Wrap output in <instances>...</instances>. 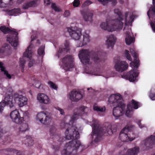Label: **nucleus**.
Segmentation results:
<instances>
[{"label": "nucleus", "instance_id": "28", "mask_svg": "<svg viewBox=\"0 0 155 155\" xmlns=\"http://www.w3.org/2000/svg\"><path fill=\"white\" fill-rule=\"evenodd\" d=\"M6 12L7 14L9 15L16 16L21 13V11L20 8H14L11 10H8Z\"/></svg>", "mask_w": 155, "mask_h": 155}, {"label": "nucleus", "instance_id": "60", "mask_svg": "<svg viewBox=\"0 0 155 155\" xmlns=\"http://www.w3.org/2000/svg\"><path fill=\"white\" fill-rule=\"evenodd\" d=\"M90 89V88H88L87 89V90L88 91Z\"/></svg>", "mask_w": 155, "mask_h": 155}, {"label": "nucleus", "instance_id": "43", "mask_svg": "<svg viewBox=\"0 0 155 155\" xmlns=\"http://www.w3.org/2000/svg\"><path fill=\"white\" fill-rule=\"evenodd\" d=\"M51 8L54 9L56 12H60L61 9L58 7H57L55 4L52 3L51 5Z\"/></svg>", "mask_w": 155, "mask_h": 155}, {"label": "nucleus", "instance_id": "51", "mask_svg": "<svg viewBox=\"0 0 155 155\" xmlns=\"http://www.w3.org/2000/svg\"><path fill=\"white\" fill-rule=\"evenodd\" d=\"M70 15V13L69 11L68 10H66L64 13V16L65 17H67L68 16Z\"/></svg>", "mask_w": 155, "mask_h": 155}, {"label": "nucleus", "instance_id": "40", "mask_svg": "<svg viewBox=\"0 0 155 155\" xmlns=\"http://www.w3.org/2000/svg\"><path fill=\"white\" fill-rule=\"evenodd\" d=\"M141 120L139 119L137 120L136 122L138 124V126H139V127L140 129H144L146 128V126L144 124H142L141 123Z\"/></svg>", "mask_w": 155, "mask_h": 155}, {"label": "nucleus", "instance_id": "39", "mask_svg": "<svg viewBox=\"0 0 155 155\" xmlns=\"http://www.w3.org/2000/svg\"><path fill=\"white\" fill-rule=\"evenodd\" d=\"M48 84L50 85V87L51 88L57 90L58 87V86L55 83L51 81H49L48 82Z\"/></svg>", "mask_w": 155, "mask_h": 155}, {"label": "nucleus", "instance_id": "59", "mask_svg": "<svg viewBox=\"0 0 155 155\" xmlns=\"http://www.w3.org/2000/svg\"><path fill=\"white\" fill-rule=\"evenodd\" d=\"M153 5H155V0H153Z\"/></svg>", "mask_w": 155, "mask_h": 155}, {"label": "nucleus", "instance_id": "48", "mask_svg": "<svg viewBox=\"0 0 155 155\" xmlns=\"http://www.w3.org/2000/svg\"><path fill=\"white\" fill-rule=\"evenodd\" d=\"M97 111L104 112L105 111V108L104 107L97 106Z\"/></svg>", "mask_w": 155, "mask_h": 155}, {"label": "nucleus", "instance_id": "6", "mask_svg": "<svg viewBox=\"0 0 155 155\" xmlns=\"http://www.w3.org/2000/svg\"><path fill=\"white\" fill-rule=\"evenodd\" d=\"M0 29L5 34L9 32L11 33L12 35L7 37V40L12 46L16 47L18 44V33L16 31V30L14 28L11 29L5 26H1Z\"/></svg>", "mask_w": 155, "mask_h": 155}, {"label": "nucleus", "instance_id": "50", "mask_svg": "<svg viewBox=\"0 0 155 155\" xmlns=\"http://www.w3.org/2000/svg\"><path fill=\"white\" fill-rule=\"evenodd\" d=\"M110 72L109 71H106L104 72V75L106 78H108L111 76L109 74Z\"/></svg>", "mask_w": 155, "mask_h": 155}, {"label": "nucleus", "instance_id": "22", "mask_svg": "<svg viewBox=\"0 0 155 155\" xmlns=\"http://www.w3.org/2000/svg\"><path fill=\"white\" fill-rule=\"evenodd\" d=\"M37 99L39 102L41 103L48 104L50 102V99L47 95L44 94H38Z\"/></svg>", "mask_w": 155, "mask_h": 155}, {"label": "nucleus", "instance_id": "5", "mask_svg": "<svg viewBox=\"0 0 155 155\" xmlns=\"http://www.w3.org/2000/svg\"><path fill=\"white\" fill-rule=\"evenodd\" d=\"M90 56L96 63L97 61V53L96 51H92L90 52L87 49H82L79 51V58L81 61L84 64H89Z\"/></svg>", "mask_w": 155, "mask_h": 155}, {"label": "nucleus", "instance_id": "49", "mask_svg": "<svg viewBox=\"0 0 155 155\" xmlns=\"http://www.w3.org/2000/svg\"><path fill=\"white\" fill-rule=\"evenodd\" d=\"M30 61L28 63V66L30 68L33 66V64L35 62V61L34 60L31 59L30 58Z\"/></svg>", "mask_w": 155, "mask_h": 155}, {"label": "nucleus", "instance_id": "37", "mask_svg": "<svg viewBox=\"0 0 155 155\" xmlns=\"http://www.w3.org/2000/svg\"><path fill=\"white\" fill-rule=\"evenodd\" d=\"M45 46H41L38 50V53L39 55H44L45 54Z\"/></svg>", "mask_w": 155, "mask_h": 155}, {"label": "nucleus", "instance_id": "7", "mask_svg": "<svg viewBox=\"0 0 155 155\" xmlns=\"http://www.w3.org/2000/svg\"><path fill=\"white\" fill-rule=\"evenodd\" d=\"M131 15H129V17H127L126 19L125 23V26L124 30L125 32L126 37L125 41L127 45H130L134 41V39L133 36L130 29L132 22L133 21V18L132 17L130 18L129 21L128 22V20Z\"/></svg>", "mask_w": 155, "mask_h": 155}, {"label": "nucleus", "instance_id": "25", "mask_svg": "<svg viewBox=\"0 0 155 155\" xmlns=\"http://www.w3.org/2000/svg\"><path fill=\"white\" fill-rule=\"evenodd\" d=\"M90 41V36L86 33H84L83 35V40L82 41H78L79 43L78 44L77 46L78 47H82L84 45H86Z\"/></svg>", "mask_w": 155, "mask_h": 155}, {"label": "nucleus", "instance_id": "19", "mask_svg": "<svg viewBox=\"0 0 155 155\" xmlns=\"http://www.w3.org/2000/svg\"><path fill=\"white\" fill-rule=\"evenodd\" d=\"M80 110L81 111V113H79L78 114H74L72 117L71 121V123H74V121L77 119L78 116H81L84 115V114H87L88 112L90 111L89 108L87 107L82 106L80 109Z\"/></svg>", "mask_w": 155, "mask_h": 155}, {"label": "nucleus", "instance_id": "16", "mask_svg": "<svg viewBox=\"0 0 155 155\" xmlns=\"http://www.w3.org/2000/svg\"><path fill=\"white\" fill-rule=\"evenodd\" d=\"M128 126H126L123 129L120 134V137L121 141L123 142L131 141L134 140V137L129 138L128 136Z\"/></svg>", "mask_w": 155, "mask_h": 155}, {"label": "nucleus", "instance_id": "56", "mask_svg": "<svg viewBox=\"0 0 155 155\" xmlns=\"http://www.w3.org/2000/svg\"><path fill=\"white\" fill-rule=\"evenodd\" d=\"M112 1L114 5H115L116 4V0H112Z\"/></svg>", "mask_w": 155, "mask_h": 155}, {"label": "nucleus", "instance_id": "21", "mask_svg": "<svg viewBox=\"0 0 155 155\" xmlns=\"http://www.w3.org/2000/svg\"><path fill=\"white\" fill-rule=\"evenodd\" d=\"M69 95V98L73 101H77L82 97V95L81 93L74 90H72Z\"/></svg>", "mask_w": 155, "mask_h": 155}, {"label": "nucleus", "instance_id": "14", "mask_svg": "<svg viewBox=\"0 0 155 155\" xmlns=\"http://www.w3.org/2000/svg\"><path fill=\"white\" fill-rule=\"evenodd\" d=\"M73 60L72 56L70 55H67L62 59V61L64 67L67 71H70L71 68L74 67Z\"/></svg>", "mask_w": 155, "mask_h": 155}, {"label": "nucleus", "instance_id": "61", "mask_svg": "<svg viewBox=\"0 0 155 155\" xmlns=\"http://www.w3.org/2000/svg\"><path fill=\"white\" fill-rule=\"evenodd\" d=\"M33 40H34V39H31V41H32Z\"/></svg>", "mask_w": 155, "mask_h": 155}, {"label": "nucleus", "instance_id": "35", "mask_svg": "<svg viewBox=\"0 0 155 155\" xmlns=\"http://www.w3.org/2000/svg\"><path fill=\"white\" fill-rule=\"evenodd\" d=\"M149 96L152 100H155V87L152 88L150 91Z\"/></svg>", "mask_w": 155, "mask_h": 155}, {"label": "nucleus", "instance_id": "33", "mask_svg": "<svg viewBox=\"0 0 155 155\" xmlns=\"http://www.w3.org/2000/svg\"><path fill=\"white\" fill-rule=\"evenodd\" d=\"M4 150L7 152H13L14 153H16V155H21V153L18 150L12 148H8L4 149Z\"/></svg>", "mask_w": 155, "mask_h": 155}, {"label": "nucleus", "instance_id": "47", "mask_svg": "<svg viewBox=\"0 0 155 155\" xmlns=\"http://www.w3.org/2000/svg\"><path fill=\"white\" fill-rule=\"evenodd\" d=\"M66 50V48H59V49L58 51V57L59 56V54H61L62 52H63L64 51H65Z\"/></svg>", "mask_w": 155, "mask_h": 155}, {"label": "nucleus", "instance_id": "57", "mask_svg": "<svg viewBox=\"0 0 155 155\" xmlns=\"http://www.w3.org/2000/svg\"><path fill=\"white\" fill-rule=\"evenodd\" d=\"M2 129L0 127V135L2 136Z\"/></svg>", "mask_w": 155, "mask_h": 155}, {"label": "nucleus", "instance_id": "2", "mask_svg": "<svg viewBox=\"0 0 155 155\" xmlns=\"http://www.w3.org/2000/svg\"><path fill=\"white\" fill-rule=\"evenodd\" d=\"M114 12L118 16L117 18L110 20L107 19L106 23H102L101 27L103 29L110 32L120 31L122 29L124 23H125L127 17H129V15H131L128 20V22L129 21L131 17H132L133 20L135 18L133 13H126L124 16H122L121 11L118 8H115Z\"/></svg>", "mask_w": 155, "mask_h": 155}, {"label": "nucleus", "instance_id": "41", "mask_svg": "<svg viewBox=\"0 0 155 155\" xmlns=\"http://www.w3.org/2000/svg\"><path fill=\"white\" fill-rule=\"evenodd\" d=\"M131 127H128V136H129V139L130 138V137H132V136H134V140L135 139L136 137V135L134 134L132 131H131L130 130H131Z\"/></svg>", "mask_w": 155, "mask_h": 155}, {"label": "nucleus", "instance_id": "18", "mask_svg": "<svg viewBox=\"0 0 155 155\" xmlns=\"http://www.w3.org/2000/svg\"><path fill=\"white\" fill-rule=\"evenodd\" d=\"M106 39V45L107 47L113 48L116 41V37L114 35L110 34L107 36Z\"/></svg>", "mask_w": 155, "mask_h": 155}, {"label": "nucleus", "instance_id": "11", "mask_svg": "<svg viewBox=\"0 0 155 155\" xmlns=\"http://www.w3.org/2000/svg\"><path fill=\"white\" fill-rule=\"evenodd\" d=\"M114 63V68L116 71L119 72H122L126 70L128 67V64L126 61L117 59L115 58Z\"/></svg>", "mask_w": 155, "mask_h": 155}, {"label": "nucleus", "instance_id": "4", "mask_svg": "<svg viewBox=\"0 0 155 155\" xmlns=\"http://www.w3.org/2000/svg\"><path fill=\"white\" fill-rule=\"evenodd\" d=\"M130 50L134 58V61L130 64V66L132 68L133 70L127 74L124 73L121 75V77L122 78L128 79L130 82H135L137 80L139 74L137 69L139 65V61L137 58V54L135 52V49L134 48H130Z\"/></svg>", "mask_w": 155, "mask_h": 155}, {"label": "nucleus", "instance_id": "32", "mask_svg": "<svg viewBox=\"0 0 155 155\" xmlns=\"http://www.w3.org/2000/svg\"><path fill=\"white\" fill-rule=\"evenodd\" d=\"M0 68L2 72H3L4 74L8 79H11L12 78L11 75L9 74L7 71L5 70V67L3 66V63L0 62Z\"/></svg>", "mask_w": 155, "mask_h": 155}, {"label": "nucleus", "instance_id": "15", "mask_svg": "<svg viewBox=\"0 0 155 155\" xmlns=\"http://www.w3.org/2000/svg\"><path fill=\"white\" fill-rule=\"evenodd\" d=\"M67 31L71 37L75 40H79L81 35V30L80 29L76 28V30H74L72 28L67 27Z\"/></svg>", "mask_w": 155, "mask_h": 155}, {"label": "nucleus", "instance_id": "38", "mask_svg": "<svg viewBox=\"0 0 155 155\" xmlns=\"http://www.w3.org/2000/svg\"><path fill=\"white\" fill-rule=\"evenodd\" d=\"M124 55L127 59L130 61H132L131 56L129 53V51L127 50H125L124 52Z\"/></svg>", "mask_w": 155, "mask_h": 155}, {"label": "nucleus", "instance_id": "62", "mask_svg": "<svg viewBox=\"0 0 155 155\" xmlns=\"http://www.w3.org/2000/svg\"><path fill=\"white\" fill-rule=\"evenodd\" d=\"M154 134H155V132H154Z\"/></svg>", "mask_w": 155, "mask_h": 155}, {"label": "nucleus", "instance_id": "44", "mask_svg": "<svg viewBox=\"0 0 155 155\" xmlns=\"http://www.w3.org/2000/svg\"><path fill=\"white\" fill-rule=\"evenodd\" d=\"M80 4L79 0H74L73 3V5L74 7H78Z\"/></svg>", "mask_w": 155, "mask_h": 155}, {"label": "nucleus", "instance_id": "46", "mask_svg": "<svg viewBox=\"0 0 155 155\" xmlns=\"http://www.w3.org/2000/svg\"><path fill=\"white\" fill-rule=\"evenodd\" d=\"M55 108L58 110H59L60 112V113L62 115H64V112L63 109L61 108L58 107H55Z\"/></svg>", "mask_w": 155, "mask_h": 155}, {"label": "nucleus", "instance_id": "58", "mask_svg": "<svg viewBox=\"0 0 155 155\" xmlns=\"http://www.w3.org/2000/svg\"><path fill=\"white\" fill-rule=\"evenodd\" d=\"M36 43L38 44H40V41L39 40H38L37 41V42H36Z\"/></svg>", "mask_w": 155, "mask_h": 155}, {"label": "nucleus", "instance_id": "13", "mask_svg": "<svg viewBox=\"0 0 155 155\" xmlns=\"http://www.w3.org/2000/svg\"><path fill=\"white\" fill-rule=\"evenodd\" d=\"M10 116L12 121L17 124H21L24 120L23 117L20 116V113L17 110L12 111Z\"/></svg>", "mask_w": 155, "mask_h": 155}, {"label": "nucleus", "instance_id": "17", "mask_svg": "<svg viewBox=\"0 0 155 155\" xmlns=\"http://www.w3.org/2000/svg\"><path fill=\"white\" fill-rule=\"evenodd\" d=\"M147 147L152 148L155 146V136L151 135L147 137L142 142Z\"/></svg>", "mask_w": 155, "mask_h": 155}, {"label": "nucleus", "instance_id": "3", "mask_svg": "<svg viewBox=\"0 0 155 155\" xmlns=\"http://www.w3.org/2000/svg\"><path fill=\"white\" fill-rule=\"evenodd\" d=\"M115 106L113 109L112 113L115 119H117L124 114L128 117H130L133 114V108L137 109L140 106V104L133 100L127 105L126 108L124 104Z\"/></svg>", "mask_w": 155, "mask_h": 155}, {"label": "nucleus", "instance_id": "27", "mask_svg": "<svg viewBox=\"0 0 155 155\" xmlns=\"http://www.w3.org/2000/svg\"><path fill=\"white\" fill-rule=\"evenodd\" d=\"M139 148L138 147H135L128 150L126 154V155H136L139 152Z\"/></svg>", "mask_w": 155, "mask_h": 155}, {"label": "nucleus", "instance_id": "54", "mask_svg": "<svg viewBox=\"0 0 155 155\" xmlns=\"http://www.w3.org/2000/svg\"><path fill=\"white\" fill-rule=\"evenodd\" d=\"M51 0H44L45 3L47 5H49L51 2Z\"/></svg>", "mask_w": 155, "mask_h": 155}, {"label": "nucleus", "instance_id": "30", "mask_svg": "<svg viewBox=\"0 0 155 155\" xmlns=\"http://www.w3.org/2000/svg\"><path fill=\"white\" fill-rule=\"evenodd\" d=\"M21 99H20L18 103L20 107H21L27 104V99L26 97L23 95L21 96Z\"/></svg>", "mask_w": 155, "mask_h": 155}, {"label": "nucleus", "instance_id": "9", "mask_svg": "<svg viewBox=\"0 0 155 155\" xmlns=\"http://www.w3.org/2000/svg\"><path fill=\"white\" fill-rule=\"evenodd\" d=\"M121 96L119 94H113L110 96L108 100V104L111 106H117L124 104Z\"/></svg>", "mask_w": 155, "mask_h": 155}, {"label": "nucleus", "instance_id": "23", "mask_svg": "<svg viewBox=\"0 0 155 155\" xmlns=\"http://www.w3.org/2000/svg\"><path fill=\"white\" fill-rule=\"evenodd\" d=\"M92 131L91 136L92 138V143L97 142V124L96 123H93L92 125Z\"/></svg>", "mask_w": 155, "mask_h": 155}, {"label": "nucleus", "instance_id": "53", "mask_svg": "<svg viewBox=\"0 0 155 155\" xmlns=\"http://www.w3.org/2000/svg\"><path fill=\"white\" fill-rule=\"evenodd\" d=\"M64 46L66 49H67L69 47V42L66 41L65 42V43L64 44Z\"/></svg>", "mask_w": 155, "mask_h": 155}, {"label": "nucleus", "instance_id": "20", "mask_svg": "<svg viewBox=\"0 0 155 155\" xmlns=\"http://www.w3.org/2000/svg\"><path fill=\"white\" fill-rule=\"evenodd\" d=\"M13 98V96L12 93L10 94H6L5 95L4 100L2 101L5 102V105H7L9 106L10 108L13 107L15 105V102H14Z\"/></svg>", "mask_w": 155, "mask_h": 155}, {"label": "nucleus", "instance_id": "8", "mask_svg": "<svg viewBox=\"0 0 155 155\" xmlns=\"http://www.w3.org/2000/svg\"><path fill=\"white\" fill-rule=\"evenodd\" d=\"M51 113L47 111H41L37 114L36 118L42 124L48 125L51 120Z\"/></svg>", "mask_w": 155, "mask_h": 155}, {"label": "nucleus", "instance_id": "24", "mask_svg": "<svg viewBox=\"0 0 155 155\" xmlns=\"http://www.w3.org/2000/svg\"><path fill=\"white\" fill-rule=\"evenodd\" d=\"M39 1L40 0H33L32 1L26 2L23 4L22 8L24 9H26L30 7H35L37 2Z\"/></svg>", "mask_w": 155, "mask_h": 155}, {"label": "nucleus", "instance_id": "12", "mask_svg": "<svg viewBox=\"0 0 155 155\" xmlns=\"http://www.w3.org/2000/svg\"><path fill=\"white\" fill-rule=\"evenodd\" d=\"M31 45H30L26 49V51L23 54V56L20 59L19 66L23 70L25 63V60L24 57H27L29 59L31 58L32 56V51L31 48Z\"/></svg>", "mask_w": 155, "mask_h": 155}, {"label": "nucleus", "instance_id": "31", "mask_svg": "<svg viewBox=\"0 0 155 155\" xmlns=\"http://www.w3.org/2000/svg\"><path fill=\"white\" fill-rule=\"evenodd\" d=\"M147 15L150 19L155 15V7L154 6H152L149 8L147 12Z\"/></svg>", "mask_w": 155, "mask_h": 155}, {"label": "nucleus", "instance_id": "52", "mask_svg": "<svg viewBox=\"0 0 155 155\" xmlns=\"http://www.w3.org/2000/svg\"><path fill=\"white\" fill-rule=\"evenodd\" d=\"M53 148L55 150H58L59 149V147L57 145H54L53 146Z\"/></svg>", "mask_w": 155, "mask_h": 155}, {"label": "nucleus", "instance_id": "36", "mask_svg": "<svg viewBox=\"0 0 155 155\" xmlns=\"http://www.w3.org/2000/svg\"><path fill=\"white\" fill-rule=\"evenodd\" d=\"M25 142H27L29 146H31L33 145L34 143V140L30 136H26V139L25 140Z\"/></svg>", "mask_w": 155, "mask_h": 155}, {"label": "nucleus", "instance_id": "26", "mask_svg": "<svg viewBox=\"0 0 155 155\" xmlns=\"http://www.w3.org/2000/svg\"><path fill=\"white\" fill-rule=\"evenodd\" d=\"M82 15L85 21L91 22L92 21V13H86L85 12H81Z\"/></svg>", "mask_w": 155, "mask_h": 155}, {"label": "nucleus", "instance_id": "10", "mask_svg": "<svg viewBox=\"0 0 155 155\" xmlns=\"http://www.w3.org/2000/svg\"><path fill=\"white\" fill-rule=\"evenodd\" d=\"M116 125L115 124L112 126L110 123L107 122L104 123L102 127L99 128L97 127V137L99 135L105 136L111 135L113 134L112 127Z\"/></svg>", "mask_w": 155, "mask_h": 155}, {"label": "nucleus", "instance_id": "42", "mask_svg": "<svg viewBox=\"0 0 155 155\" xmlns=\"http://www.w3.org/2000/svg\"><path fill=\"white\" fill-rule=\"evenodd\" d=\"M92 3V2L90 0H87L85 1L82 5V7L83 8H85Z\"/></svg>", "mask_w": 155, "mask_h": 155}, {"label": "nucleus", "instance_id": "45", "mask_svg": "<svg viewBox=\"0 0 155 155\" xmlns=\"http://www.w3.org/2000/svg\"><path fill=\"white\" fill-rule=\"evenodd\" d=\"M5 106V102L1 101L0 103V113L2 112L3 109V108Z\"/></svg>", "mask_w": 155, "mask_h": 155}, {"label": "nucleus", "instance_id": "55", "mask_svg": "<svg viewBox=\"0 0 155 155\" xmlns=\"http://www.w3.org/2000/svg\"><path fill=\"white\" fill-rule=\"evenodd\" d=\"M93 109L94 110L97 111V106H96V104H94Z\"/></svg>", "mask_w": 155, "mask_h": 155}, {"label": "nucleus", "instance_id": "1", "mask_svg": "<svg viewBox=\"0 0 155 155\" xmlns=\"http://www.w3.org/2000/svg\"><path fill=\"white\" fill-rule=\"evenodd\" d=\"M56 127L54 125L51 126L49 131L51 136H54V137H53L54 140L56 138L57 141L60 142H63L65 139L68 140H73L66 143L65 148L62 152V154L72 155L73 152L75 150L76 152L79 147H81L82 148H84V146L81 144V142L76 140L80 137V135L77 130L76 127L72 126L71 128L68 127L65 132V137L64 138L60 137L59 134L56 135Z\"/></svg>", "mask_w": 155, "mask_h": 155}, {"label": "nucleus", "instance_id": "29", "mask_svg": "<svg viewBox=\"0 0 155 155\" xmlns=\"http://www.w3.org/2000/svg\"><path fill=\"white\" fill-rule=\"evenodd\" d=\"M29 130L28 124L26 123L21 124L18 128L20 133H23Z\"/></svg>", "mask_w": 155, "mask_h": 155}, {"label": "nucleus", "instance_id": "34", "mask_svg": "<svg viewBox=\"0 0 155 155\" xmlns=\"http://www.w3.org/2000/svg\"><path fill=\"white\" fill-rule=\"evenodd\" d=\"M21 94H19L17 93H15L13 96L14 97L13 101L15 102V104L16 102H18L20 99H21V96H22Z\"/></svg>", "mask_w": 155, "mask_h": 155}]
</instances>
